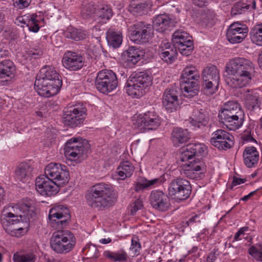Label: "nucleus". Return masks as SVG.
Masks as SVG:
<instances>
[{
    "label": "nucleus",
    "mask_w": 262,
    "mask_h": 262,
    "mask_svg": "<svg viewBox=\"0 0 262 262\" xmlns=\"http://www.w3.org/2000/svg\"><path fill=\"white\" fill-rule=\"evenodd\" d=\"M51 248L57 253L65 254L72 250L76 244L74 234L69 230H58L51 238Z\"/></svg>",
    "instance_id": "423d86ee"
},
{
    "label": "nucleus",
    "mask_w": 262,
    "mask_h": 262,
    "mask_svg": "<svg viewBox=\"0 0 262 262\" xmlns=\"http://www.w3.org/2000/svg\"><path fill=\"white\" fill-rule=\"evenodd\" d=\"M62 84V80L55 68L45 66L36 76L34 88L40 96L50 97L59 92Z\"/></svg>",
    "instance_id": "7ed1b4c3"
},
{
    "label": "nucleus",
    "mask_w": 262,
    "mask_h": 262,
    "mask_svg": "<svg viewBox=\"0 0 262 262\" xmlns=\"http://www.w3.org/2000/svg\"><path fill=\"white\" fill-rule=\"evenodd\" d=\"M70 214L68 208L57 206L50 209L49 219L51 226L55 228H60L64 226L70 219Z\"/></svg>",
    "instance_id": "2eb2a0df"
},
{
    "label": "nucleus",
    "mask_w": 262,
    "mask_h": 262,
    "mask_svg": "<svg viewBox=\"0 0 262 262\" xmlns=\"http://www.w3.org/2000/svg\"><path fill=\"white\" fill-rule=\"evenodd\" d=\"M87 116V109L82 103H78L65 108L62 120L65 125L76 127L82 124Z\"/></svg>",
    "instance_id": "0eeeda50"
},
{
    "label": "nucleus",
    "mask_w": 262,
    "mask_h": 262,
    "mask_svg": "<svg viewBox=\"0 0 262 262\" xmlns=\"http://www.w3.org/2000/svg\"><path fill=\"white\" fill-rule=\"evenodd\" d=\"M31 0H13L14 6L19 9L27 7L31 3Z\"/></svg>",
    "instance_id": "bf43d9fd"
},
{
    "label": "nucleus",
    "mask_w": 262,
    "mask_h": 262,
    "mask_svg": "<svg viewBox=\"0 0 262 262\" xmlns=\"http://www.w3.org/2000/svg\"><path fill=\"white\" fill-rule=\"evenodd\" d=\"M203 91L207 95L213 94L219 85L220 76L219 70L213 65L207 66L203 71Z\"/></svg>",
    "instance_id": "1a4fd4ad"
},
{
    "label": "nucleus",
    "mask_w": 262,
    "mask_h": 262,
    "mask_svg": "<svg viewBox=\"0 0 262 262\" xmlns=\"http://www.w3.org/2000/svg\"><path fill=\"white\" fill-rule=\"evenodd\" d=\"M181 77L182 81L199 80L200 74L195 67L189 66L183 70Z\"/></svg>",
    "instance_id": "ea45409f"
},
{
    "label": "nucleus",
    "mask_w": 262,
    "mask_h": 262,
    "mask_svg": "<svg viewBox=\"0 0 262 262\" xmlns=\"http://www.w3.org/2000/svg\"><path fill=\"white\" fill-rule=\"evenodd\" d=\"M174 48H178L181 54L187 56L191 54L193 49V44L192 41H188L186 43L175 46Z\"/></svg>",
    "instance_id": "603ef678"
},
{
    "label": "nucleus",
    "mask_w": 262,
    "mask_h": 262,
    "mask_svg": "<svg viewBox=\"0 0 262 262\" xmlns=\"http://www.w3.org/2000/svg\"><path fill=\"white\" fill-rule=\"evenodd\" d=\"M36 256L33 252H16L13 254L14 262H35Z\"/></svg>",
    "instance_id": "49530a36"
},
{
    "label": "nucleus",
    "mask_w": 262,
    "mask_h": 262,
    "mask_svg": "<svg viewBox=\"0 0 262 262\" xmlns=\"http://www.w3.org/2000/svg\"><path fill=\"white\" fill-rule=\"evenodd\" d=\"M35 186L36 190L42 195L51 196L58 193L61 185L44 175L38 177L36 179Z\"/></svg>",
    "instance_id": "dca6fc26"
},
{
    "label": "nucleus",
    "mask_w": 262,
    "mask_h": 262,
    "mask_svg": "<svg viewBox=\"0 0 262 262\" xmlns=\"http://www.w3.org/2000/svg\"><path fill=\"white\" fill-rule=\"evenodd\" d=\"M162 103L167 111L172 112L176 111L180 106L177 91L174 88L166 89L163 95Z\"/></svg>",
    "instance_id": "5701e85b"
},
{
    "label": "nucleus",
    "mask_w": 262,
    "mask_h": 262,
    "mask_svg": "<svg viewBox=\"0 0 262 262\" xmlns=\"http://www.w3.org/2000/svg\"><path fill=\"white\" fill-rule=\"evenodd\" d=\"M190 123L195 127L200 128L207 125L209 117L207 112L203 109L193 111L192 117L190 118Z\"/></svg>",
    "instance_id": "c756f323"
},
{
    "label": "nucleus",
    "mask_w": 262,
    "mask_h": 262,
    "mask_svg": "<svg viewBox=\"0 0 262 262\" xmlns=\"http://www.w3.org/2000/svg\"><path fill=\"white\" fill-rule=\"evenodd\" d=\"M159 55L162 60L167 63H171L177 58V51L169 42L165 40L160 46Z\"/></svg>",
    "instance_id": "a878e982"
},
{
    "label": "nucleus",
    "mask_w": 262,
    "mask_h": 262,
    "mask_svg": "<svg viewBox=\"0 0 262 262\" xmlns=\"http://www.w3.org/2000/svg\"><path fill=\"white\" fill-rule=\"evenodd\" d=\"M221 121L230 130H235L239 128L244 122V115L221 109L219 114Z\"/></svg>",
    "instance_id": "a211bd4d"
},
{
    "label": "nucleus",
    "mask_w": 262,
    "mask_h": 262,
    "mask_svg": "<svg viewBox=\"0 0 262 262\" xmlns=\"http://www.w3.org/2000/svg\"><path fill=\"white\" fill-rule=\"evenodd\" d=\"M250 5L248 4V1H242L235 4L231 10V14L232 15H236L242 13L243 12L246 10L250 9Z\"/></svg>",
    "instance_id": "3c124183"
},
{
    "label": "nucleus",
    "mask_w": 262,
    "mask_h": 262,
    "mask_svg": "<svg viewBox=\"0 0 262 262\" xmlns=\"http://www.w3.org/2000/svg\"><path fill=\"white\" fill-rule=\"evenodd\" d=\"M251 41L254 43L262 45V23L257 24L252 28L250 32Z\"/></svg>",
    "instance_id": "a18cd8bd"
},
{
    "label": "nucleus",
    "mask_w": 262,
    "mask_h": 262,
    "mask_svg": "<svg viewBox=\"0 0 262 262\" xmlns=\"http://www.w3.org/2000/svg\"><path fill=\"white\" fill-rule=\"evenodd\" d=\"M103 256L113 262H124L128 258V255L125 250L121 249L119 250L113 252L110 250L105 251Z\"/></svg>",
    "instance_id": "e433bc0d"
},
{
    "label": "nucleus",
    "mask_w": 262,
    "mask_h": 262,
    "mask_svg": "<svg viewBox=\"0 0 262 262\" xmlns=\"http://www.w3.org/2000/svg\"><path fill=\"white\" fill-rule=\"evenodd\" d=\"M65 36L76 41H79L86 38L85 31L79 30L73 27H69L64 32Z\"/></svg>",
    "instance_id": "c03bdc74"
},
{
    "label": "nucleus",
    "mask_w": 262,
    "mask_h": 262,
    "mask_svg": "<svg viewBox=\"0 0 262 262\" xmlns=\"http://www.w3.org/2000/svg\"><path fill=\"white\" fill-rule=\"evenodd\" d=\"M189 139L187 129L178 127L174 128L172 132L171 140L174 146H179L180 144L187 142Z\"/></svg>",
    "instance_id": "2f4dec72"
},
{
    "label": "nucleus",
    "mask_w": 262,
    "mask_h": 262,
    "mask_svg": "<svg viewBox=\"0 0 262 262\" xmlns=\"http://www.w3.org/2000/svg\"><path fill=\"white\" fill-rule=\"evenodd\" d=\"M15 72V67L12 61L5 59L0 62V79L7 81L14 76Z\"/></svg>",
    "instance_id": "c85d7f7f"
},
{
    "label": "nucleus",
    "mask_w": 262,
    "mask_h": 262,
    "mask_svg": "<svg viewBox=\"0 0 262 262\" xmlns=\"http://www.w3.org/2000/svg\"><path fill=\"white\" fill-rule=\"evenodd\" d=\"M27 53L31 58L35 59L40 57L42 55L43 52L40 49L33 48L29 50Z\"/></svg>",
    "instance_id": "13d9d810"
},
{
    "label": "nucleus",
    "mask_w": 262,
    "mask_h": 262,
    "mask_svg": "<svg viewBox=\"0 0 262 262\" xmlns=\"http://www.w3.org/2000/svg\"><path fill=\"white\" fill-rule=\"evenodd\" d=\"M214 17L215 16L213 12L209 10L201 15V19L206 25L212 24L214 22Z\"/></svg>",
    "instance_id": "864d4df0"
},
{
    "label": "nucleus",
    "mask_w": 262,
    "mask_h": 262,
    "mask_svg": "<svg viewBox=\"0 0 262 262\" xmlns=\"http://www.w3.org/2000/svg\"><path fill=\"white\" fill-rule=\"evenodd\" d=\"M9 55V52L8 51L4 50L0 51V57L3 58L4 57L8 56Z\"/></svg>",
    "instance_id": "774afa93"
},
{
    "label": "nucleus",
    "mask_w": 262,
    "mask_h": 262,
    "mask_svg": "<svg viewBox=\"0 0 262 262\" xmlns=\"http://www.w3.org/2000/svg\"><path fill=\"white\" fill-rule=\"evenodd\" d=\"M205 151V145L200 143L187 145L180 156L183 174L192 179H202L204 177L206 166L204 163L196 157H199Z\"/></svg>",
    "instance_id": "f257e3e1"
},
{
    "label": "nucleus",
    "mask_w": 262,
    "mask_h": 262,
    "mask_svg": "<svg viewBox=\"0 0 262 262\" xmlns=\"http://www.w3.org/2000/svg\"><path fill=\"white\" fill-rule=\"evenodd\" d=\"M112 242V239L110 237L107 238H102L99 240V243L102 244H107Z\"/></svg>",
    "instance_id": "338daca9"
},
{
    "label": "nucleus",
    "mask_w": 262,
    "mask_h": 262,
    "mask_svg": "<svg viewBox=\"0 0 262 262\" xmlns=\"http://www.w3.org/2000/svg\"><path fill=\"white\" fill-rule=\"evenodd\" d=\"M249 252L256 259L262 261V248L258 250L255 247H251L249 249Z\"/></svg>",
    "instance_id": "6e6d98bb"
},
{
    "label": "nucleus",
    "mask_w": 262,
    "mask_h": 262,
    "mask_svg": "<svg viewBox=\"0 0 262 262\" xmlns=\"http://www.w3.org/2000/svg\"><path fill=\"white\" fill-rule=\"evenodd\" d=\"M85 198L90 206L98 210H105L117 201L114 191L108 184L103 183L91 187L86 191Z\"/></svg>",
    "instance_id": "20e7f679"
},
{
    "label": "nucleus",
    "mask_w": 262,
    "mask_h": 262,
    "mask_svg": "<svg viewBox=\"0 0 262 262\" xmlns=\"http://www.w3.org/2000/svg\"><path fill=\"white\" fill-rule=\"evenodd\" d=\"M243 140L245 141H247V142H249V141H250V142L254 141L255 142H256V141L253 138V137L251 136V135L250 134H247V135L245 134L243 136Z\"/></svg>",
    "instance_id": "e2e57ef3"
},
{
    "label": "nucleus",
    "mask_w": 262,
    "mask_h": 262,
    "mask_svg": "<svg viewBox=\"0 0 262 262\" xmlns=\"http://www.w3.org/2000/svg\"><path fill=\"white\" fill-rule=\"evenodd\" d=\"M241 94L245 106L247 109L252 111L259 106V93L256 90L244 89L241 92Z\"/></svg>",
    "instance_id": "bb28decb"
},
{
    "label": "nucleus",
    "mask_w": 262,
    "mask_h": 262,
    "mask_svg": "<svg viewBox=\"0 0 262 262\" xmlns=\"http://www.w3.org/2000/svg\"><path fill=\"white\" fill-rule=\"evenodd\" d=\"M243 157L245 165L248 168L254 167L259 160V153L254 146H249L245 148Z\"/></svg>",
    "instance_id": "cd10ccee"
},
{
    "label": "nucleus",
    "mask_w": 262,
    "mask_h": 262,
    "mask_svg": "<svg viewBox=\"0 0 262 262\" xmlns=\"http://www.w3.org/2000/svg\"><path fill=\"white\" fill-rule=\"evenodd\" d=\"M14 23L21 27L26 26L30 31L34 33H37L40 29L39 20L35 14L19 16L15 19Z\"/></svg>",
    "instance_id": "b1692460"
},
{
    "label": "nucleus",
    "mask_w": 262,
    "mask_h": 262,
    "mask_svg": "<svg viewBox=\"0 0 262 262\" xmlns=\"http://www.w3.org/2000/svg\"><path fill=\"white\" fill-rule=\"evenodd\" d=\"M148 24L139 21L136 23L132 25L128 28V32H129V38L131 41L136 43L137 39L135 37L136 35L135 33L137 32L136 35H140L142 33V30L145 29V27Z\"/></svg>",
    "instance_id": "79ce46f5"
},
{
    "label": "nucleus",
    "mask_w": 262,
    "mask_h": 262,
    "mask_svg": "<svg viewBox=\"0 0 262 262\" xmlns=\"http://www.w3.org/2000/svg\"><path fill=\"white\" fill-rule=\"evenodd\" d=\"M113 15L112 9L106 5H101L98 7L96 16L101 18L109 19Z\"/></svg>",
    "instance_id": "8fccbe9b"
},
{
    "label": "nucleus",
    "mask_w": 262,
    "mask_h": 262,
    "mask_svg": "<svg viewBox=\"0 0 262 262\" xmlns=\"http://www.w3.org/2000/svg\"><path fill=\"white\" fill-rule=\"evenodd\" d=\"M180 87L185 97H193L197 95L199 92V80L181 81Z\"/></svg>",
    "instance_id": "7c9ffc66"
},
{
    "label": "nucleus",
    "mask_w": 262,
    "mask_h": 262,
    "mask_svg": "<svg viewBox=\"0 0 262 262\" xmlns=\"http://www.w3.org/2000/svg\"><path fill=\"white\" fill-rule=\"evenodd\" d=\"M134 170L133 165L128 161H124L120 163L117 168L118 179L125 180L127 177H130Z\"/></svg>",
    "instance_id": "f704fd0d"
},
{
    "label": "nucleus",
    "mask_w": 262,
    "mask_h": 262,
    "mask_svg": "<svg viewBox=\"0 0 262 262\" xmlns=\"http://www.w3.org/2000/svg\"><path fill=\"white\" fill-rule=\"evenodd\" d=\"M248 227H244L241 228L239 230L235 233L234 237V241H237L242 239L245 235V232L248 230Z\"/></svg>",
    "instance_id": "052dcab7"
},
{
    "label": "nucleus",
    "mask_w": 262,
    "mask_h": 262,
    "mask_svg": "<svg viewBox=\"0 0 262 262\" xmlns=\"http://www.w3.org/2000/svg\"><path fill=\"white\" fill-rule=\"evenodd\" d=\"M45 176L63 186L69 181V172L67 167L59 163H51L45 169Z\"/></svg>",
    "instance_id": "9b49d317"
},
{
    "label": "nucleus",
    "mask_w": 262,
    "mask_h": 262,
    "mask_svg": "<svg viewBox=\"0 0 262 262\" xmlns=\"http://www.w3.org/2000/svg\"><path fill=\"white\" fill-rule=\"evenodd\" d=\"M152 6L150 0H146L139 3H133L130 6V11L134 13L142 15L146 14L149 10H150Z\"/></svg>",
    "instance_id": "4c0bfd02"
},
{
    "label": "nucleus",
    "mask_w": 262,
    "mask_h": 262,
    "mask_svg": "<svg viewBox=\"0 0 262 262\" xmlns=\"http://www.w3.org/2000/svg\"><path fill=\"white\" fill-rule=\"evenodd\" d=\"M135 124L141 130H155L161 124V118L156 112L148 111L139 115Z\"/></svg>",
    "instance_id": "4468645a"
},
{
    "label": "nucleus",
    "mask_w": 262,
    "mask_h": 262,
    "mask_svg": "<svg viewBox=\"0 0 262 262\" xmlns=\"http://www.w3.org/2000/svg\"><path fill=\"white\" fill-rule=\"evenodd\" d=\"M177 20L173 16L166 13L156 15L152 21V26L157 31L164 32L170 27H173Z\"/></svg>",
    "instance_id": "4be33fe9"
},
{
    "label": "nucleus",
    "mask_w": 262,
    "mask_h": 262,
    "mask_svg": "<svg viewBox=\"0 0 262 262\" xmlns=\"http://www.w3.org/2000/svg\"><path fill=\"white\" fill-rule=\"evenodd\" d=\"M64 155L70 160L78 159L86 155L89 151L88 145H84L78 138L69 140L64 147Z\"/></svg>",
    "instance_id": "ddd939ff"
},
{
    "label": "nucleus",
    "mask_w": 262,
    "mask_h": 262,
    "mask_svg": "<svg viewBox=\"0 0 262 262\" xmlns=\"http://www.w3.org/2000/svg\"><path fill=\"white\" fill-rule=\"evenodd\" d=\"M210 143L219 149L227 150L234 144V137L225 130L218 129L212 134Z\"/></svg>",
    "instance_id": "f3484780"
},
{
    "label": "nucleus",
    "mask_w": 262,
    "mask_h": 262,
    "mask_svg": "<svg viewBox=\"0 0 262 262\" xmlns=\"http://www.w3.org/2000/svg\"><path fill=\"white\" fill-rule=\"evenodd\" d=\"M21 220L22 218L15 219L9 221H4L2 224L4 229L8 233L12 236H17L20 234L19 231L23 230V227L18 225Z\"/></svg>",
    "instance_id": "72a5a7b5"
},
{
    "label": "nucleus",
    "mask_w": 262,
    "mask_h": 262,
    "mask_svg": "<svg viewBox=\"0 0 262 262\" xmlns=\"http://www.w3.org/2000/svg\"><path fill=\"white\" fill-rule=\"evenodd\" d=\"M208 0H193V3L199 6L202 7L205 5V4L207 2Z\"/></svg>",
    "instance_id": "69168bd1"
},
{
    "label": "nucleus",
    "mask_w": 262,
    "mask_h": 262,
    "mask_svg": "<svg viewBox=\"0 0 262 262\" xmlns=\"http://www.w3.org/2000/svg\"><path fill=\"white\" fill-rule=\"evenodd\" d=\"M248 28L238 23L230 25L227 31V40L231 43H238L242 42L247 36Z\"/></svg>",
    "instance_id": "aec40b11"
},
{
    "label": "nucleus",
    "mask_w": 262,
    "mask_h": 262,
    "mask_svg": "<svg viewBox=\"0 0 262 262\" xmlns=\"http://www.w3.org/2000/svg\"><path fill=\"white\" fill-rule=\"evenodd\" d=\"M141 248V246L138 238L136 236L133 237L130 250L133 251L134 255H138Z\"/></svg>",
    "instance_id": "5fc2aeb1"
},
{
    "label": "nucleus",
    "mask_w": 262,
    "mask_h": 262,
    "mask_svg": "<svg viewBox=\"0 0 262 262\" xmlns=\"http://www.w3.org/2000/svg\"><path fill=\"white\" fill-rule=\"evenodd\" d=\"M149 202L151 206L160 211L168 210L170 203L168 197L163 191L152 190L149 196Z\"/></svg>",
    "instance_id": "412c9836"
},
{
    "label": "nucleus",
    "mask_w": 262,
    "mask_h": 262,
    "mask_svg": "<svg viewBox=\"0 0 262 262\" xmlns=\"http://www.w3.org/2000/svg\"><path fill=\"white\" fill-rule=\"evenodd\" d=\"M152 83V77L147 73L140 72L133 73L127 79L125 89L132 97H140L145 93V89Z\"/></svg>",
    "instance_id": "39448f33"
},
{
    "label": "nucleus",
    "mask_w": 262,
    "mask_h": 262,
    "mask_svg": "<svg viewBox=\"0 0 262 262\" xmlns=\"http://www.w3.org/2000/svg\"><path fill=\"white\" fill-rule=\"evenodd\" d=\"M124 60L129 66L135 65L142 58V52L134 47H129L123 53Z\"/></svg>",
    "instance_id": "473e14b6"
},
{
    "label": "nucleus",
    "mask_w": 262,
    "mask_h": 262,
    "mask_svg": "<svg viewBox=\"0 0 262 262\" xmlns=\"http://www.w3.org/2000/svg\"><path fill=\"white\" fill-rule=\"evenodd\" d=\"M245 181H246L245 179H241V178L234 177L233 178V182H232V186H236L237 185H239V184H243V183H244L245 182Z\"/></svg>",
    "instance_id": "680f3d73"
},
{
    "label": "nucleus",
    "mask_w": 262,
    "mask_h": 262,
    "mask_svg": "<svg viewBox=\"0 0 262 262\" xmlns=\"http://www.w3.org/2000/svg\"><path fill=\"white\" fill-rule=\"evenodd\" d=\"M166 181L164 175L152 180H148L145 178H141L138 179L134 184V189L136 192H143L149 190L153 186H158Z\"/></svg>",
    "instance_id": "393cba45"
},
{
    "label": "nucleus",
    "mask_w": 262,
    "mask_h": 262,
    "mask_svg": "<svg viewBox=\"0 0 262 262\" xmlns=\"http://www.w3.org/2000/svg\"><path fill=\"white\" fill-rule=\"evenodd\" d=\"M35 214L34 207L27 204H23L19 208L17 206H8L5 207L2 212L1 222L9 221L15 219H21L23 216L28 219Z\"/></svg>",
    "instance_id": "f8f14e48"
},
{
    "label": "nucleus",
    "mask_w": 262,
    "mask_h": 262,
    "mask_svg": "<svg viewBox=\"0 0 262 262\" xmlns=\"http://www.w3.org/2000/svg\"><path fill=\"white\" fill-rule=\"evenodd\" d=\"M98 6L96 5L94 3L91 2L82 6L81 14L84 17H91L93 15H96Z\"/></svg>",
    "instance_id": "09e8293b"
},
{
    "label": "nucleus",
    "mask_w": 262,
    "mask_h": 262,
    "mask_svg": "<svg viewBox=\"0 0 262 262\" xmlns=\"http://www.w3.org/2000/svg\"><path fill=\"white\" fill-rule=\"evenodd\" d=\"M106 39L110 46L118 48L122 42V33L114 29H109L106 32Z\"/></svg>",
    "instance_id": "58836bf2"
},
{
    "label": "nucleus",
    "mask_w": 262,
    "mask_h": 262,
    "mask_svg": "<svg viewBox=\"0 0 262 262\" xmlns=\"http://www.w3.org/2000/svg\"><path fill=\"white\" fill-rule=\"evenodd\" d=\"M221 109L235 113V114H239L244 115V113L241 108V105L236 101H228L223 105Z\"/></svg>",
    "instance_id": "de8ad7c7"
},
{
    "label": "nucleus",
    "mask_w": 262,
    "mask_h": 262,
    "mask_svg": "<svg viewBox=\"0 0 262 262\" xmlns=\"http://www.w3.org/2000/svg\"><path fill=\"white\" fill-rule=\"evenodd\" d=\"M32 168L26 163H20L15 170V178L21 182H26L31 175Z\"/></svg>",
    "instance_id": "c9c22d12"
},
{
    "label": "nucleus",
    "mask_w": 262,
    "mask_h": 262,
    "mask_svg": "<svg viewBox=\"0 0 262 262\" xmlns=\"http://www.w3.org/2000/svg\"><path fill=\"white\" fill-rule=\"evenodd\" d=\"M191 192L190 182L183 178L172 180L168 184V194L173 199L181 201L188 199Z\"/></svg>",
    "instance_id": "6e6552de"
},
{
    "label": "nucleus",
    "mask_w": 262,
    "mask_h": 262,
    "mask_svg": "<svg viewBox=\"0 0 262 262\" xmlns=\"http://www.w3.org/2000/svg\"><path fill=\"white\" fill-rule=\"evenodd\" d=\"M143 207L142 202L139 200L137 199L130 205V214L134 215L138 210L141 209Z\"/></svg>",
    "instance_id": "4d7b16f0"
},
{
    "label": "nucleus",
    "mask_w": 262,
    "mask_h": 262,
    "mask_svg": "<svg viewBox=\"0 0 262 262\" xmlns=\"http://www.w3.org/2000/svg\"><path fill=\"white\" fill-rule=\"evenodd\" d=\"M62 63L69 71H78L83 67L84 58L81 54L68 51L63 55Z\"/></svg>",
    "instance_id": "6ab92c4d"
},
{
    "label": "nucleus",
    "mask_w": 262,
    "mask_h": 262,
    "mask_svg": "<svg viewBox=\"0 0 262 262\" xmlns=\"http://www.w3.org/2000/svg\"><path fill=\"white\" fill-rule=\"evenodd\" d=\"M198 218H199L198 215H194L191 217L190 219H189L187 221L186 223L187 225V226H189L193 224L194 223H195L196 222V219Z\"/></svg>",
    "instance_id": "0e129e2a"
},
{
    "label": "nucleus",
    "mask_w": 262,
    "mask_h": 262,
    "mask_svg": "<svg viewBox=\"0 0 262 262\" xmlns=\"http://www.w3.org/2000/svg\"><path fill=\"white\" fill-rule=\"evenodd\" d=\"M172 40L175 46L186 43L188 41H192V37L189 34L182 30L175 31L173 34Z\"/></svg>",
    "instance_id": "37998d69"
},
{
    "label": "nucleus",
    "mask_w": 262,
    "mask_h": 262,
    "mask_svg": "<svg viewBox=\"0 0 262 262\" xmlns=\"http://www.w3.org/2000/svg\"><path fill=\"white\" fill-rule=\"evenodd\" d=\"M226 72L229 76L227 83L233 88H241L249 84L255 72L254 65L250 60L236 57L226 66Z\"/></svg>",
    "instance_id": "f03ea898"
},
{
    "label": "nucleus",
    "mask_w": 262,
    "mask_h": 262,
    "mask_svg": "<svg viewBox=\"0 0 262 262\" xmlns=\"http://www.w3.org/2000/svg\"><path fill=\"white\" fill-rule=\"evenodd\" d=\"M154 30L153 26L148 24L145 27V29L142 30L140 35L135 34V37L137 39L136 43L143 44L148 42L154 37Z\"/></svg>",
    "instance_id": "a19ab883"
},
{
    "label": "nucleus",
    "mask_w": 262,
    "mask_h": 262,
    "mask_svg": "<svg viewBox=\"0 0 262 262\" xmlns=\"http://www.w3.org/2000/svg\"><path fill=\"white\" fill-rule=\"evenodd\" d=\"M95 85L100 92L107 94L114 90L118 85L116 75L111 70L100 71L97 74Z\"/></svg>",
    "instance_id": "9d476101"
}]
</instances>
